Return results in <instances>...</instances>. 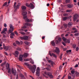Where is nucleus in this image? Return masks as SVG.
Here are the masks:
<instances>
[{
    "instance_id": "obj_13",
    "label": "nucleus",
    "mask_w": 79,
    "mask_h": 79,
    "mask_svg": "<svg viewBox=\"0 0 79 79\" xmlns=\"http://www.w3.org/2000/svg\"><path fill=\"white\" fill-rule=\"evenodd\" d=\"M16 2H15L14 3V8L15 9H18V8H19L18 6L17 5V6H16Z\"/></svg>"
},
{
    "instance_id": "obj_48",
    "label": "nucleus",
    "mask_w": 79,
    "mask_h": 79,
    "mask_svg": "<svg viewBox=\"0 0 79 79\" xmlns=\"http://www.w3.org/2000/svg\"><path fill=\"white\" fill-rule=\"evenodd\" d=\"M17 5L19 7V6L21 5V3H19Z\"/></svg>"
},
{
    "instance_id": "obj_33",
    "label": "nucleus",
    "mask_w": 79,
    "mask_h": 79,
    "mask_svg": "<svg viewBox=\"0 0 79 79\" xmlns=\"http://www.w3.org/2000/svg\"><path fill=\"white\" fill-rule=\"evenodd\" d=\"M67 19H68V18H67V17H65L63 18V20L64 21H66Z\"/></svg>"
},
{
    "instance_id": "obj_38",
    "label": "nucleus",
    "mask_w": 79,
    "mask_h": 79,
    "mask_svg": "<svg viewBox=\"0 0 79 79\" xmlns=\"http://www.w3.org/2000/svg\"><path fill=\"white\" fill-rule=\"evenodd\" d=\"M76 76L77 77H78V76H79V73L78 72H77L76 73Z\"/></svg>"
},
{
    "instance_id": "obj_49",
    "label": "nucleus",
    "mask_w": 79,
    "mask_h": 79,
    "mask_svg": "<svg viewBox=\"0 0 79 79\" xmlns=\"http://www.w3.org/2000/svg\"><path fill=\"white\" fill-rule=\"evenodd\" d=\"M56 44H58V40H56L55 41Z\"/></svg>"
},
{
    "instance_id": "obj_18",
    "label": "nucleus",
    "mask_w": 79,
    "mask_h": 79,
    "mask_svg": "<svg viewBox=\"0 0 79 79\" xmlns=\"http://www.w3.org/2000/svg\"><path fill=\"white\" fill-rule=\"evenodd\" d=\"M62 39L63 41L64 42H65V43H67V41H66V40H67V39H66V38H65L64 37H63Z\"/></svg>"
},
{
    "instance_id": "obj_47",
    "label": "nucleus",
    "mask_w": 79,
    "mask_h": 79,
    "mask_svg": "<svg viewBox=\"0 0 79 79\" xmlns=\"http://www.w3.org/2000/svg\"><path fill=\"white\" fill-rule=\"evenodd\" d=\"M65 2L66 3H69L70 2V0H66Z\"/></svg>"
},
{
    "instance_id": "obj_4",
    "label": "nucleus",
    "mask_w": 79,
    "mask_h": 79,
    "mask_svg": "<svg viewBox=\"0 0 79 79\" xmlns=\"http://www.w3.org/2000/svg\"><path fill=\"white\" fill-rule=\"evenodd\" d=\"M10 29L9 30V33H11L13 31V30H14V27L13 26V25L10 24Z\"/></svg>"
},
{
    "instance_id": "obj_24",
    "label": "nucleus",
    "mask_w": 79,
    "mask_h": 79,
    "mask_svg": "<svg viewBox=\"0 0 79 79\" xmlns=\"http://www.w3.org/2000/svg\"><path fill=\"white\" fill-rule=\"evenodd\" d=\"M25 22H27V23H28L29 22H31V21L29 20V19H25Z\"/></svg>"
},
{
    "instance_id": "obj_26",
    "label": "nucleus",
    "mask_w": 79,
    "mask_h": 79,
    "mask_svg": "<svg viewBox=\"0 0 79 79\" xmlns=\"http://www.w3.org/2000/svg\"><path fill=\"white\" fill-rule=\"evenodd\" d=\"M66 52L67 53H71V49L67 50L66 51Z\"/></svg>"
},
{
    "instance_id": "obj_64",
    "label": "nucleus",
    "mask_w": 79,
    "mask_h": 79,
    "mask_svg": "<svg viewBox=\"0 0 79 79\" xmlns=\"http://www.w3.org/2000/svg\"><path fill=\"white\" fill-rule=\"evenodd\" d=\"M47 6H50V4H49V3L47 4Z\"/></svg>"
},
{
    "instance_id": "obj_19",
    "label": "nucleus",
    "mask_w": 79,
    "mask_h": 79,
    "mask_svg": "<svg viewBox=\"0 0 79 79\" xmlns=\"http://www.w3.org/2000/svg\"><path fill=\"white\" fill-rule=\"evenodd\" d=\"M27 55H28V54L27 53H24L23 55V56H24V58H27Z\"/></svg>"
},
{
    "instance_id": "obj_27",
    "label": "nucleus",
    "mask_w": 79,
    "mask_h": 79,
    "mask_svg": "<svg viewBox=\"0 0 79 79\" xmlns=\"http://www.w3.org/2000/svg\"><path fill=\"white\" fill-rule=\"evenodd\" d=\"M19 33L21 34H22L23 35H25V33L24 32H22V31H19Z\"/></svg>"
},
{
    "instance_id": "obj_16",
    "label": "nucleus",
    "mask_w": 79,
    "mask_h": 79,
    "mask_svg": "<svg viewBox=\"0 0 79 79\" xmlns=\"http://www.w3.org/2000/svg\"><path fill=\"white\" fill-rule=\"evenodd\" d=\"M67 6L68 7V8H71L73 7V4H68L67 5Z\"/></svg>"
},
{
    "instance_id": "obj_10",
    "label": "nucleus",
    "mask_w": 79,
    "mask_h": 79,
    "mask_svg": "<svg viewBox=\"0 0 79 79\" xmlns=\"http://www.w3.org/2000/svg\"><path fill=\"white\" fill-rule=\"evenodd\" d=\"M4 49H6V50H9L10 49V46H4Z\"/></svg>"
},
{
    "instance_id": "obj_23",
    "label": "nucleus",
    "mask_w": 79,
    "mask_h": 79,
    "mask_svg": "<svg viewBox=\"0 0 79 79\" xmlns=\"http://www.w3.org/2000/svg\"><path fill=\"white\" fill-rule=\"evenodd\" d=\"M71 72L72 74H74V73H75V70H74V69H73L71 70Z\"/></svg>"
},
{
    "instance_id": "obj_35",
    "label": "nucleus",
    "mask_w": 79,
    "mask_h": 79,
    "mask_svg": "<svg viewBox=\"0 0 79 79\" xmlns=\"http://www.w3.org/2000/svg\"><path fill=\"white\" fill-rule=\"evenodd\" d=\"M16 43L17 44H18L19 45H20V42L18 41H16Z\"/></svg>"
},
{
    "instance_id": "obj_55",
    "label": "nucleus",
    "mask_w": 79,
    "mask_h": 79,
    "mask_svg": "<svg viewBox=\"0 0 79 79\" xmlns=\"http://www.w3.org/2000/svg\"><path fill=\"white\" fill-rule=\"evenodd\" d=\"M78 67V64H76L75 66V68H77Z\"/></svg>"
},
{
    "instance_id": "obj_32",
    "label": "nucleus",
    "mask_w": 79,
    "mask_h": 79,
    "mask_svg": "<svg viewBox=\"0 0 79 79\" xmlns=\"http://www.w3.org/2000/svg\"><path fill=\"white\" fill-rule=\"evenodd\" d=\"M24 61H29V59H24Z\"/></svg>"
},
{
    "instance_id": "obj_3",
    "label": "nucleus",
    "mask_w": 79,
    "mask_h": 79,
    "mask_svg": "<svg viewBox=\"0 0 79 79\" xmlns=\"http://www.w3.org/2000/svg\"><path fill=\"white\" fill-rule=\"evenodd\" d=\"M40 68L39 67H37L36 72V76H40Z\"/></svg>"
},
{
    "instance_id": "obj_34",
    "label": "nucleus",
    "mask_w": 79,
    "mask_h": 79,
    "mask_svg": "<svg viewBox=\"0 0 79 79\" xmlns=\"http://www.w3.org/2000/svg\"><path fill=\"white\" fill-rule=\"evenodd\" d=\"M54 64H55V63H54V62L52 61L51 63V66H53V65Z\"/></svg>"
},
{
    "instance_id": "obj_52",
    "label": "nucleus",
    "mask_w": 79,
    "mask_h": 79,
    "mask_svg": "<svg viewBox=\"0 0 79 79\" xmlns=\"http://www.w3.org/2000/svg\"><path fill=\"white\" fill-rule=\"evenodd\" d=\"M15 34H16V35H18V33L16 31H15Z\"/></svg>"
},
{
    "instance_id": "obj_61",
    "label": "nucleus",
    "mask_w": 79,
    "mask_h": 79,
    "mask_svg": "<svg viewBox=\"0 0 79 79\" xmlns=\"http://www.w3.org/2000/svg\"><path fill=\"white\" fill-rule=\"evenodd\" d=\"M21 40H24V37H21Z\"/></svg>"
},
{
    "instance_id": "obj_5",
    "label": "nucleus",
    "mask_w": 79,
    "mask_h": 79,
    "mask_svg": "<svg viewBox=\"0 0 79 79\" xmlns=\"http://www.w3.org/2000/svg\"><path fill=\"white\" fill-rule=\"evenodd\" d=\"M24 26L22 27V28H23L24 29H26L27 28V26H31V24L29 23H25L23 24Z\"/></svg>"
},
{
    "instance_id": "obj_12",
    "label": "nucleus",
    "mask_w": 79,
    "mask_h": 79,
    "mask_svg": "<svg viewBox=\"0 0 79 79\" xmlns=\"http://www.w3.org/2000/svg\"><path fill=\"white\" fill-rule=\"evenodd\" d=\"M56 49L55 50V52H56V53H59L60 52V50L59 49V48L57 47H56Z\"/></svg>"
},
{
    "instance_id": "obj_36",
    "label": "nucleus",
    "mask_w": 79,
    "mask_h": 79,
    "mask_svg": "<svg viewBox=\"0 0 79 79\" xmlns=\"http://www.w3.org/2000/svg\"><path fill=\"white\" fill-rule=\"evenodd\" d=\"M79 35V33H76L74 34L75 36H78Z\"/></svg>"
},
{
    "instance_id": "obj_31",
    "label": "nucleus",
    "mask_w": 79,
    "mask_h": 79,
    "mask_svg": "<svg viewBox=\"0 0 79 79\" xmlns=\"http://www.w3.org/2000/svg\"><path fill=\"white\" fill-rule=\"evenodd\" d=\"M15 53L16 54V55H19V52H18V51H16L15 52Z\"/></svg>"
},
{
    "instance_id": "obj_8",
    "label": "nucleus",
    "mask_w": 79,
    "mask_h": 79,
    "mask_svg": "<svg viewBox=\"0 0 79 79\" xmlns=\"http://www.w3.org/2000/svg\"><path fill=\"white\" fill-rule=\"evenodd\" d=\"M11 72L12 74H13L14 76H16V70H14L13 68H12V69Z\"/></svg>"
},
{
    "instance_id": "obj_30",
    "label": "nucleus",
    "mask_w": 79,
    "mask_h": 79,
    "mask_svg": "<svg viewBox=\"0 0 79 79\" xmlns=\"http://www.w3.org/2000/svg\"><path fill=\"white\" fill-rule=\"evenodd\" d=\"M62 56H63V54H61L60 56V58L61 60H62Z\"/></svg>"
},
{
    "instance_id": "obj_15",
    "label": "nucleus",
    "mask_w": 79,
    "mask_h": 79,
    "mask_svg": "<svg viewBox=\"0 0 79 79\" xmlns=\"http://www.w3.org/2000/svg\"><path fill=\"white\" fill-rule=\"evenodd\" d=\"M7 30V28H5L4 29L3 31L1 32V34H6V32Z\"/></svg>"
},
{
    "instance_id": "obj_56",
    "label": "nucleus",
    "mask_w": 79,
    "mask_h": 79,
    "mask_svg": "<svg viewBox=\"0 0 79 79\" xmlns=\"http://www.w3.org/2000/svg\"><path fill=\"white\" fill-rule=\"evenodd\" d=\"M23 41H20V45H21V44H23Z\"/></svg>"
},
{
    "instance_id": "obj_63",
    "label": "nucleus",
    "mask_w": 79,
    "mask_h": 79,
    "mask_svg": "<svg viewBox=\"0 0 79 79\" xmlns=\"http://www.w3.org/2000/svg\"><path fill=\"white\" fill-rule=\"evenodd\" d=\"M60 76H60V75H59V76H58L57 79H60Z\"/></svg>"
},
{
    "instance_id": "obj_62",
    "label": "nucleus",
    "mask_w": 79,
    "mask_h": 79,
    "mask_svg": "<svg viewBox=\"0 0 79 79\" xmlns=\"http://www.w3.org/2000/svg\"><path fill=\"white\" fill-rule=\"evenodd\" d=\"M13 45H14V46H16V44H15V43H13Z\"/></svg>"
},
{
    "instance_id": "obj_11",
    "label": "nucleus",
    "mask_w": 79,
    "mask_h": 79,
    "mask_svg": "<svg viewBox=\"0 0 79 79\" xmlns=\"http://www.w3.org/2000/svg\"><path fill=\"white\" fill-rule=\"evenodd\" d=\"M50 52H50V51L49 52V54L51 56H52H52H54L55 58H56L57 57V56H56V55H55V54L53 53H52V54H51Z\"/></svg>"
},
{
    "instance_id": "obj_57",
    "label": "nucleus",
    "mask_w": 79,
    "mask_h": 79,
    "mask_svg": "<svg viewBox=\"0 0 79 79\" xmlns=\"http://www.w3.org/2000/svg\"><path fill=\"white\" fill-rule=\"evenodd\" d=\"M79 50V48L78 47H77L76 48V50L77 51H78V50Z\"/></svg>"
},
{
    "instance_id": "obj_21",
    "label": "nucleus",
    "mask_w": 79,
    "mask_h": 79,
    "mask_svg": "<svg viewBox=\"0 0 79 79\" xmlns=\"http://www.w3.org/2000/svg\"><path fill=\"white\" fill-rule=\"evenodd\" d=\"M51 44L53 46H55V43L54 41H51Z\"/></svg>"
},
{
    "instance_id": "obj_58",
    "label": "nucleus",
    "mask_w": 79,
    "mask_h": 79,
    "mask_svg": "<svg viewBox=\"0 0 79 79\" xmlns=\"http://www.w3.org/2000/svg\"><path fill=\"white\" fill-rule=\"evenodd\" d=\"M20 75L22 77H23L24 76L23 75V74H20Z\"/></svg>"
},
{
    "instance_id": "obj_60",
    "label": "nucleus",
    "mask_w": 79,
    "mask_h": 79,
    "mask_svg": "<svg viewBox=\"0 0 79 79\" xmlns=\"http://www.w3.org/2000/svg\"><path fill=\"white\" fill-rule=\"evenodd\" d=\"M48 62H49V63H51L52 61L51 60H48Z\"/></svg>"
},
{
    "instance_id": "obj_25",
    "label": "nucleus",
    "mask_w": 79,
    "mask_h": 79,
    "mask_svg": "<svg viewBox=\"0 0 79 79\" xmlns=\"http://www.w3.org/2000/svg\"><path fill=\"white\" fill-rule=\"evenodd\" d=\"M58 39L59 42H61V40H62L61 39V38L60 37H59Z\"/></svg>"
},
{
    "instance_id": "obj_20",
    "label": "nucleus",
    "mask_w": 79,
    "mask_h": 79,
    "mask_svg": "<svg viewBox=\"0 0 79 79\" xmlns=\"http://www.w3.org/2000/svg\"><path fill=\"white\" fill-rule=\"evenodd\" d=\"M22 9L23 10H25L26 9V7L24 6H22Z\"/></svg>"
},
{
    "instance_id": "obj_41",
    "label": "nucleus",
    "mask_w": 79,
    "mask_h": 79,
    "mask_svg": "<svg viewBox=\"0 0 79 79\" xmlns=\"http://www.w3.org/2000/svg\"><path fill=\"white\" fill-rule=\"evenodd\" d=\"M30 62L31 64H34V62L33 61V60H32L31 61H30Z\"/></svg>"
},
{
    "instance_id": "obj_46",
    "label": "nucleus",
    "mask_w": 79,
    "mask_h": 79,
    "mask_svg": "<svg viewBox=\"0 0 79 79\" xmlns=\"http://www.w3.org/2000/svg\"><path fill=\"white\" fill-rule=\"evenodd\" d=\"M26 6H27L28 7H29V5L28 3H26Z\"/></svg>"
},
{
    "instance_id": "obj_59",
    "label": "nucleus",
    "mask_w": 79,
    "mask_h": 79,
    "mask_svg": "<svg viewBox=\"0 0 79 79\" xmlns=\"http://www.w3.org/2000/svg\"><path fill=\"white\" fill-rule=\"evenodd\" d=\"M10 64H8V67H7V69H8L9 68H10Z\"/></svg>"
},
{
    "instance_id": "obj_29",
    "label": "nucleus",
    "mask_w": 79,
    "mask_h": 79,
    "mask_svg": "<svg viewBox=\"0 0 79 79\" xmlns=\"http://www.w3.org/2000/svg\"><path fill=\"white\" fill-rule=\"evenodd\" d=\"M71 11H72V10H67L66 11V12H67V13H69V12H71Z\"/></svg>"
},
{
    "instance_id": "obj_45",
    "label": "nucleus",
    "mask_w": 79,
    "mask_h": 79,
    "mask_svg": "<svg viewBox=\"0 0 79 79\" xmlns=\"http://www.w3.org/2000/svg\"><path fill=\"white\" fill-rule=\"evenodd\" d=\"M64 25L65 27L66 28L67 27V26H68V25H67V24H64Z\"/></svg>"
},
{
    "instance_id": "obj_7",
    "label": "nucleus",
    "mask_w": 79,
    "mask_h": 79,
    "mask_svg": "<svg viewBox=\"0 0 79 79\" xmlns=\"http://www.w3.org/2000/svg\"><path fill=\"white\" fill-rule=\"evenodd\" d=\"M26 15H27V12H24L22 13V15L23 16V18L24 19H25L27 18Z\"/></svg>"
},
{
    "instance_id": "obj_2",
    "label": "nucleus",
    "mask_w": 79,
    "mask_h": 79,
    "mask_svg": "<svg viewBox=\"0 0 79 79\" xmlns=\"http://www.w3.org/2000/svg\"><path fill=\"white\" fill-rule=\"evenodd\" d=\"M43 76L44 77H46V78H48V77L46 76L45 74H46V75H47V76H49L50 78H53V75H52V73H51L48 72H47V71H43Z\"/></svg>"
},
{
    "instance_id": "obj_37",
    "label": "nucleus",
    "mask_w": 79,
    "mask_h": 79,
    "mask_svg": "<svg viewBox=\"0 0 79 79\" xmlns=\"http://www.w3.org/2000/svg\"><path fill=\"white\" fill-rule=\"evenodd\" d=\"M7 69L8 70V73H10L11 71V69H10V68H9L8 69Z\"/></svg>"
},
{
    "instance_id": "obj_17",
    "label": "nucleus",
    "mask_w": 79,
    "mask_h": 79,
    "mask_svg": "<svg viewBox=\"0 0 79 79\" xmlns=\"http://www.w3.org/2000/svg\"><path fill=\"white\" fill-rule=\"evenodd\" d=\"M30 8H32V9H33L34 7V6L31 3L30 5H29Z\"/></svg>"
},
{
    "instance_id": "obj_44",
    "label": "nucleus",
    "mask_w": 79,
    "mask_h": 79,
    "mask_svg": "<svg viewBox=\"0 0 79 79\" xmlns=\"http://www.w3.org/2000/svg\"><path fill=\"white\" fill-rule=\"evenodd\" d=\"M67 42L68 44H69L70 42V40H67Z\"/></svg>"
},
{
    "instance_id": "obj_40",
    "label": "nucleus",
    "mask_w": 79,
    "mask_h": 79,
    "mask_svg": "<svg viewBox=\"0 0 79 79\" xmlns=\"http://www.w3.org/2000/svg\"><path fill=\"white\" fill-rule=\"evenodd\" d=\"M17 50H19V51H21V48H17Z\"/></svg>"
},
{
    "instance_id": "obj_43",
    "label": "nucleus",
    "mask_w": 79,
    "mask_h": 79,
    "mask_svg": "<svg viewBox=\"0 0 79 79\" xmlns=\"http://www.w3.org/2000/svg\"><path fill=\"white\" fill-rule=\"evenodd\" d=\"M6 5H7V2H6L3 5V6H6Z\"/></svg>"
},
{
    "instance_id": "obj_42",
    "label": "nucleus",
    "mask_w": 79,
    "mask_h": 79,
    "mask_svg": "<svg viewBox=\"0 0 79 79\" xmlns=\"http://www.w3.org/2000/svg\"><path fill=\"white\" fill-rule=\"evenodd\" d=\"M11 33L10 34V35H12V36H15V34H14V33L12 32V33Z\"/></svg>"
},
{
    "instance_id": "obj_28",
    "label": "nucleus",
    "mask_w": 79,
    "mask_h": 79,
    "mask_svg": "<svg viewBox=\"0 0 79 79\" xmlns=\"http://www.w3.org/2000/svg\"><path fill=\"white\" fill-rule=\"evenodd\" d=\"M69 26H72L73 25V23L72 22H69L68 24Z\"/></svg>"
},
{
    "instance_id": "obj_9",
    "label": "nucleus",
    "mask_w": 79,
    "mask_h": 79,
    "mask_svg": "<svg viewBox=\"0 0 79 79\" xmlns=\"http://www.w3.org/2000/svg\"><path fill=\"white\" fill-rule=\"evenodd\" d=\"M47 67H48L46 68V69H47L48 71H50V70H51V66L48 64L47 65Z\"/></svg>"
},
{
    "instance_id": "obj_54",
    "label": "nucleus",
    "mask_w": 79,
    "mask_h": 79,
    "mask_svg": "<svg viewBox=\"0 0 79 79\" xmlns=\"http://www.w3.org/2000/svg\"><path fill=\"white\" fill-rule=\"evenodd\" d=\"M68 79H71V76H68Z\"/></svg>"
},
{
    "instance_id": "obj_1",
    "label": "nucleus",
    "mask_w": 79,
    "mask_h": 79,
    "mask_svg": "<svg viewBox=\"0 0 79 79\" xmlns=\"http://www.w3.org/2000/svg\"><path fill=\"white\" fill-rule=\"evenodd\" d=\"M24 64L27 66V68L30 69L31 71H32V73L34 74V73H35V69H36V66L35 65H33L32 67V66L29 65V64L27 63H25Z\"/></svg>"
},
{
    "instance_id": "obj_51",
    "label": "nucleus",
    "mask_w": 79,
    "mask_h": 79,
    "mask_svg": "<svg viewBox=\"0 0 79 79\" xmlns=\"http://www.w3.org/2000/svg\"><path fill=\"white\" fill-rule=\"evenodd\" d=\"M19 31H24V30H23V28H22V29H19Z\"/></svg>"
},
{
    "instance_id": "obj_50",
    "label": "nucleus",
    "mask_w": 79,
    "mask_h": 79,
    "mask_svg": "<svg viewBox=\"0 0 79 79\" xmlns=\"http://www.w3.org/2000/svg\"><path fill=\"white\" fill-rule=\"evenodd\" d=\"M4 27H7V25H6V23H5L4 24Z\"/></svg>"
},
{
    "instance_id": "obj_6",
    "label": "nucleus",
    "mask_w": 79,
    "mask_h": 79,
    "mask_svg": "<svg viewBox=\"0 0 79 79\" xmlns=\"http://www.w3.org/2000/svg\"><path fill=\"white\" fill-rule=\"evenodd\" d=\"M78 18H79V15L77 14H76L74 15V16L73 17L74 21H76V19H77Z\"/></svg>"
},
{
    "instance_id": "obj_53",
    "label": "nucleus",
    "mask_w": 79,
    "mask_h": 79,
    "mask_svg": "<svg viewBox=\"0 0 79 79\" xmlns=\"http://www.w3.org/2000/svg\"><path fill=\"white\" fill-rule=\"evenodd\" d=\"M62 44L64 46H66V44L64 42H62Z\"/></svg>"
},
{
    "instance_id": "obj_39",
    "label": "nucleus",
    "mask_w": 79,
    "mask_h": 79,
    "mask_svg": "<svg viewBox=\"0 0 79 79\" xmlns=\"http://www.w3.org/2000/svg\"><path fill=\"white\" fill-rule=\"evenodd\" d=\"M24 43L25 44H26V45H29V43H28L27 41H25Z\"/></svg>"
},
{
    "instance_id": "obj_22",
    "label": "nucleus",
    "mask_w": 79,
    "mask_h": 79,
    "mask_svg": "<svg viewBox=\"0 0 79 79\" xmlns=\"http://www.w3.org/2000/svg\"><path fill=\"white\" fill-rule=\"evenodd\" d=\"M24 38V40H28V38L29 37L27 36H23Z\"/></svg>"
},
{
    "instance_id": "obj_14",
    "label": "nucleus",
    "mask_w": 79,
    "mask_h": 79,
    "mask_svg": "<svg viewBox=\"0 0 79 79\" xmlns=\"http://www.w3.org/2000/svg\"><path fill=\"white\" fill-rule=\"evenodd\" d=\"M23 55H20L19 56V60L20 61H23Z\"/></svg>"
}]
</instances>
